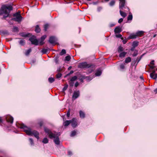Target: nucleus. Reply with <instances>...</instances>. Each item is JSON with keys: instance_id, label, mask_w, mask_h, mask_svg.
Segmentation results:
<instances>
[{"instance_id": "obj_1", "label": "nucleus", "mask_w": 157, "mask_h": 157, "mask_svg": "<svg viewBox=\"0 0 157 157\" xmlns=\"http://www.w3.org/2000/svg\"><path fill=\"white\" fill-rule=\"evenodd\" d=\"M20 128L23 129L27 134L29 136H34L37 139H39V133L36 130L31 131L30 128H29L23 124H21Z\"/></svg>"}, {"instance_id": "obj_2", "label": "nucleus", "mask_w": 157, "mask_h": 157, "mask_svg": "<svg viewBox=\"0 0 157 157\" xmlns=\"http://www.w3.org/2000/svg\"><path fill=\"white\" fill-rule=\"evenodd\" d=\"M44 131L48 133L49 137L50 139L54 138V141L55 144L56 145H59L60 144V141L59 138V135L58 134L53 133L48 128H45Z\"/></svg>"}, {"instance_id": "obj_3", "label": "nucleus", "mask_w": 157, "mask_h": 157, "mask_svg": "<svg viewBox=\"0 0 157 157\" xmlns=\"http://www.w3.org/2000/svg\"><path fill=\"white\" fill-rule=\"evenodd\" d=\"M1 11H0V14L4 13L5 15L4 16V17H8L10 11L12 10V7L11 6L8 5H4L2 6Z\"/></svg>"}, {"instance_id": "obj_4", "label": "nucleus", "mask_w": 157, "mask_h": 157, "mask_svg": "<svg viewBox=\"0 0 157 157\" xmlns=\"http://www.w3.org/2000/svg\"><path fill=\"white\" fill-rule=\"evenodd\" d=\"M144 33V32L143 31H138L135 34L132 33L131 34L129 37L131 39H135L137 36H141Z\"/></svg>"}, {"instance_id": "obj_5", "label": "nucleus", "mask_w": 157, "mask_h": 157, "mask_svg": "<svg viewBox=\"0 0 157 157\" xmlns=\"http://www.w3.org/2000/svg\"><path fill=\"white\" fill-rule=\"evenodd\" d=\"M91 66L90 64H88L86 62H84L79 63L78 67L81 68H89Z\"/></svg>"}, {"instance_id": "obj_6", "label": "nucleus", "mask_w": 157, "mask_h": 157, "mask_svg": "<svg viewBox=\"0 0 157 157\" xmlns=\"http://www.w3.org/2000/svg\"><path fill=\"white\" fill-rule=\"evenodd\" d=\"M29 40L31 42L32 44L35 45H38L39 44V41L36 39V37L34 36H32L29 39Z\"/></svg>"}, {"instance_id": "obj_7", "label": "nucleus", "mask_w": 157, "mask_h": 157, "mask_svg": "<svg viewBox=\"0 0 157 157\" xmlns=\"http://www.w3.org/2000/svg\"><path fill=\"white\" fill-rule=\"evenodd\" d=\"M71 126L73 128L76 127L78 125V123L77 119L74 118L71 120Z\"/></svg>"}, {"instance_id": "obj_8", "label": "nucleus", "mask_w": 157, "mask_h": 157, "mask_svg": "<svg viewBox=\"0 0 157 157\" xmlns=\"http://www.w3.org/2000/svg\"><path fill=\"white\" fill-rule=\"evenodd\" d=\"M6 118L7 122L12 124L13 122V117L10 115H7L6 116Z\"/></svg>"}, {"instance_id": "obj_9", "label": "nucleus", "mask_w": 157, "mask_h": 157, "mask_svg": "<svg viewBox=\"0 0 157 157\" xmlns=\"http://www.w3.org/2000/svg\"><path fill=\"white\" fill-rule=\"evenodd\" d=\"M119 9L121 10H122L123 8L124 7L125 5V0H119Z\"/></svg>"}, {"instance_id": "obj_10", "label": "nucleus", "mask_w": 157, "mask_h": 157, "mask_svg": "<svg viewBox=\"0 0 157 157\" xmlns=\"http://www.w3.org/2000/svg\"><path fill=\"white\" fill-rule=\"evenodd\" d=\"M57 41V39L54 36H51L50 37L49 40V42L51 44H53L55 43Z\"/></svg>"}, {"instance_id": "obj_11", "label": "nucleus", "mask_w": 157, "mask_h": 157, "mask_svg": "<svg viewBox=\"0 0 157 157\" xmlns=\"http://www.w3.org/2000/svg\"><path fill=\"white\" fill-rule=\"evenodd\" d=\"M22 17L21 15H19L17 17H15L12 19V20L18 22H20L21 21Z\"/></svg>"}, {"instance_id": "obj_12", "label": "nucleus", "mask_w": 157, "mask_h": 157, "mask_svg": "<svg viewBox=\"0 0 157 157\" xmlns=\"http://www.w3.org/2000/svg\"><path fill=\"white\" fill-rule=\"evenodd\" d=\"M79 96V91H75L73 95V98L75 99L77 98Z\"/></svg>"}, {"instance_id": "obj_13", "label": "nucleus", "mask_w": 157, "mask_h": 157, "mask_svg": "<svg viewBox=\"0 0 157 157\" xmlns=\"http://www.w3.org/2000/svg\"><path fill=\"white\" fill-rule=\"evenodd\" d=\"M46 37V36L45 35L41 37L40 39L39 40V44L40 45H42L43 44H44L43 41Z\"/></svg>"}, {"instance_id": "obj_14", "label": "nucleus", "mask_w": 157, "mask_h": 157, "mask_svg": "<svg viewBox=\"0 0 157 157\" xmlns=\"http://www.w3.org/2000/svg\"><path fill=\"white\" fill-rule=\"evenodd\" d=\"M122 31L121 28L119 26L116 27L114 29V32L115 33H118Z\"/></svg>"}, {"instance_id": "obj_15", "label": "nucleus", "mask_w": 157, "mask_h": 157, "mask_svg": "<svg viewBox=\"0 0 157 157\" xmlns=\"http://www.w3.org/2000/svg\"><path fill=\"white\" fill-rule=\"evenodd\" d=\"M71 121L70 120H67L63 123V125L64 126H68L70 124H71Z\"/></svg>"}, {"instance_id": "obj_16", "label": "nucleus", "mask_w": 157, "mask_h": 157, "mask_svg": "<svg viewBox=\"0 0 157 157\" xmlns=\"http://www.w3.org/2000/svg\"><path fill=\"white\" fill-rule=\"evenodd\" d=\"M145 54V53H144L140 57H137L136 59V60L135 61V62H137V64L140 61V60H141V59L143 57Z\"/></svg>"}, {"instance_id": "obj_17", "label": "nucleus", "mask_w": 157, "mask_h": 157, "mask_svg": "<svg viewBox=\"0 0 157 157\" xmlns=\"http://www.w3.org/2000/svg\"><path fill=\"white\" fill-rule=\"evenodd\" d=\"M102 73V71L100 69H98L97 70L95 74L96 76H100Z\"/></svg>"}, {"instance_id": "obj_18", "label": "nucleus", "mask_w": 157, "mask_h": 157, "mask_svg": "<svg viewBox=\"0 0 157 157\" xmlns=\"http://www.w3.org/2000/svg\"><path fill=\"white\" fill-rule=\"evenodd\" d=\"M79 116L80 118H83L85 117V113L82 111L80 110L79 112Z\"/></svg>"}, {"instance_id": "obj_19", "label": "nucleus", "mask_w": 157, "mask_h": 157, "mask_svg": "<svg viewBox=\"0 0 157 157\" xmlns=\"http://www.w3.org/2000/svg\"><path fill=\"white\" fill-rule=\"evenodd\" d=\"M139 44L138 42L134 41L133 42L132 46V47L136 48L138 45Z\"/></svg>"}, {"instance_id": "obj_20", "label": "nucleus", "mask_w": 157, "mask_h": 157, "mask_svg": "<svg viewBox=\"0 0 157 157\" xmlns=\"http://www.w3.org/2000/svg\"><path fill=\"white\" fill-rule=\"evenodd\" d=\"M87 77H86L84 75H81L79 78V80L81 82H83V80L86 79Z\"/></svg>"}, {"instance_id": "obj_21", "label": "nucleus", "mask_w": 157, "mask_h": 157, "mask_svg": "<svg viewBox=\"0 0 157 157\" xmlns=\"http://www.w3.org/2000/svg\"><path fill=\"white\" fill-rule=\"evenodd\" d=\"M126 53H127L126 52H121L120 54L119 55V56L120 57H121V58L124 57L126 55Z\"/></svg>"}, {"instance_id": "obj_22", "label": "nucleus", "mask_w": 157, "mask_h": 157, "mask_svg": "<svg viewBox=\"0 0 157 157\" xmlns=\"http://www.w3.org/2000/svg\"><path fill=\"white\" fill-rule=\"evenodd\" d=\"M120 13L121 15L123 17H125L126 16V13L121 11V9L120 10Z\"/></svg>"}, {"instance_id": "obj_23", "label": "nucleus", "mask_w": 157, "mask_h": 157, "mask_svg": "<svg viewBox=\"0 0 157 157\" xmlns=\"http://www.w3.org/2000/svg\"><path fill=\"white\" fill-rule=\"evenodd\" d=\"M18 42L19 44L21 46L24 45L25 44V41L23 39L21 40Z\"/></svg>"}, {"instance_id": "obj_24", "label": "nucleus", "mask_w": 157, "mask_h": 157, "mask_svg": "<svg viewBox=\"0 0 157 157\" xmlns=\"http://www.w3.org/2000/svg\"><path fill=\"white\" fill-rule=\"evenodd\" d=\"M35 31L37 33H39L40 32V28L39 26L38 25H37L35 28Z\"/></svg>"}, {"instance_id": "obj_25", "label": "nucleus", "mask_w": 157, "mask_h": 157, "mask_svg": "<svg viewBox=\"0 0 157 157\" xmlns=\"http://www.w3.org/2000/svg\"><path fill=\"white\" fill-rule=\"evenodd\" d=\"M132 15L131 13H129V15H128V18L127 20L128 21L129 20H132Z\"/></svg>"}, {"instance_id": "obj_26", "label": "nucleus", "mask_w": 157, "mask_h": 157, "mask_svg": "<svg viewBox=\"0 0 157 157\" xmlns=\"http://www.w3.org/2000/svg\"><path fill=\"white\" fill-rule=\"evenodd\" d=\"M131 61V59L130 57L127 58L125 60V62L128 63L130 62Z\"/></svg>"}, {"instance_id": "obj_27", "label": "nucleus", "mask_w": 157, "mask_h": 157, "mask_svg": "<svg viewBox=\"0 0 157 157\" xmlns=\"http://www.w3.org/2000/svg\"><path fill=\"white\" fill-rule=\"evenodd\" d=\"M48 49H43L41 51V52L44 54H46L48 52Z\"/></svg>"}, {"instance_id": "obj_28", "label": "nucleus", "mask_w": 157, "mask_h": 157, "mask_svg": "<svg viewBox=\"0 0 157 157\" xmlns=\"http://www.w3.org/2000/svg\"><path fill=\"white\" fill-rule=\"evenodd\" d=\"M155 71L153 70L152 71V72L150 73V76L151 78H152L155 75Z\"/></svg>"}, {"instance_id": "obj_29", "label": "nucleus", "mask_w": 157, "mask_h": 157, "mask_svg": "<svg viewBox=\"0 0 157 157\" xmlns=\"http://www.w3.org/2000/svg\"><path fill=\"white\" fill-rule=\"evenodd\" d=\"M76 133V131L75 130H74L71 132V133L70 134V136L72 137L74 136Z\"/></svg>"}, {"instance_id": "obj_30", "label": "nucleus", "mask_w": 157, "mask_h": 157, "mask_svg": "<svg viewBox=\"0 0 157 157\" xmlns=\"http://www.w3.org/2000/svg\"><path fill=\"white\" fill-rule=\"evenodd\" d=\"M66 53V51L65 50L63 49L62 50L61 52L60 53L59 55L62 56Z\"/></svg>"}, {"instance_id": "obj_31", "label": "nucleus", "mask_w": 157, "mask_h": 157, "mask_svg": "<svg viewBox=\"0 0 157 157\" xmlns=\"http://www.w3.org/2000/svg\"><path fill=\"white\" fill-rule=\"evenodd\" d=\"M115 2L114 0L111 1L109 3V5L110 6H112L114 5L115 4Z\"/></svg>"}, {"instance_id": "obj_32", "label": "nucleus", "mask_w": 157, "mask_h": 157, "mask_svg": "<svg viewBox=\"0 0 157 157\" xmlns=\"http://www.w3.org/2000/svg\"><path fill=\"white\" fill-rule=\"evenodd\" d=\"M48 140L46 138H44L42 141L43 143L44 144H47L48 143Z\"/></svg>"}, {"instance_id": "obj_33", "label": "nucleus", "mask_w": 157, "mask_h": 157, "mask_svg": "<svg viewBox=\"0 0 157 157\" xmlns=\"http://www.w3.org/2000/svg\"><path fill=\"white\" fill-rule=\"evenodd\" d=\"M123 50V48L121 46H119L118 48V52H121Z\"/></svg>"}, {"instance_id": "obj_34", "label": "nucleus", "mask_w": 157, "mask_h": 157, "mask_svg": "<svg viewBox=\"0 0 157 157\" xmlns=\"http://www.w3.org/2000/svg\"><path fill=\"white\" fill-rule=\"evenodd\" d=\"M49 82L51 83H52L55 80L54 78H49L48 79Z\"/></svg>"}, {"instance_id": "obj_35", "label": "nucleus", "mask_w": 157, "mask_h": 157, "mask_svg": "<svg viewBox=\"0 0 157 157\" xmlns=\"http://www.w3.org/2000/svg\"><path fill=\"white\" fill-rule=\"evenodd\" d=\"M77 78V77L76 76H74L72 77L70 80L71 82H73V81H75Z\"/></svg>"}, {"instance_id": "obj_36", "label": "nucleus", "mask_w": 157, "mask_h": 157, "mask_svg": "<svg viewBox=\"0 0 157 157\" xmlns=\"http://www.w3.org/2000/svg\"><path fill=\"white\" fill-rule=\"evenodd\" d=\"M31 52V49H29L26 51L25 54L26 56H28Z\"/></svg>"}, {"instance_id": "obj_37", "label": "nucleus", "mask_w": 157, "mask_h": 157, "mask_svg": "<svg viewBox=\"0 0 157 157\" xmlns=\"http://www.w3.org/2000/svg\"><path fill=\"white\" fill-rule=\"evenodd\" d=\"M71 59L70 56H67L65 57V60L67 61H69Z\"/></svg>"}, {"instance_id": "obj_38", "label": "nucleus", "mask_w": 157, "mask_h": 157, "mask_svg": "<svg viewBox=\"0 0 157 157\" xmlns=\"http://www.w3.org/2000/svg\"><path fill=\"white\" fill-rule=\"evenodd\" d=\"M19 15H21V14L18 12H17L16 13H15L13 14V16L15 17H17L19 16Z\"/></svg>"}, {"instance_id": "obj_39", "label": "nucleus", "mask_w": 157, "mask_h": 157, "mask_svg": "<svg viewBox=\"0 0 157 157\" xmlns=\"http://www.w3.org/2000/svg\"><path fill=\"white\" fill-rule=\"evenodd\" d=\"M68 86V85L67 84L64 87L63 89V92H64L65 90H66V89H67Z\"/></svg>"}, {"instance_id": "obj_40", "label": "nucleus", "mask_w": 157, "mask_h": 157, "mask_svg": "<svg viewBox=\"0 0 157 157\" xmlns=\"http://www.w3.org/2000/svg\"><path fill=\"white\" fill-rule=\"evenodd\" d=\"M29 141L31 145H33L34 144L33 140L32 138H30L29 139Z\"/></svg>"}, {"instance_id": "obj_41", "label": "nucleus", "mask_w": 157, "mask_h": 157, "mask_svg": "<svg viewBox=\"0 0 157 157\" xmlns=\"http://www.w3.org/2000/svg\"><path fill=\"white\" fill-rule=\"evenodd\" d=\"M13 31L14 32H17L18 31V29L17 27H14L13 29Z\"/></svg>"}, {"instance_id": "obj_42", "label": "nucleus", "mask_w": 157, "mask_h": 157, "mask_svg": "<svg viewBox=\"0 0 157 157\" xmlns=\"http://www.w3.org/2000/svg\"><path fill=\"white\" fill-rule=\"evenodd\" d=\"M48 25L47 24L44 25V30L45 31H46L48 28Z\"/></svg>"}, {"instance_id": "obj_43", "label": "nucleus", "mask_w": 157, "mask_h": 157, "mask_svg": "<svg viewBox=\"0 0 157 157\" xmlns=\"http://www.w3.org/2000/svg\"><path fill=\"white\" fill-rule=\"evenodd\" d=\"M62 76L61 74L59 73L56 75V77L57 78H60Z\"/></svg>"}, {"instance_id": "obj_44", "label": "nucleus", "mask_w": 157, "mask_h": 157, "mask_svg": "<svg viewBox=\"0 0 157 157\" xmlns=\"http://www.w3.org/2000/svg\"><path fill=\"white\" fill-rule=\"evenodd\" d=\"M137 51L136 52H135L133 54L132 56L134 57L138 55Z\"/></svg>"}, {"instance_id": "obj_45", "label": "nucleus", "mask_w": 157, "mask_h": 157, "mask_svg": "<svg viewBox=\"0 0 157 157\" xmlns=\"http://www.w3.org/2000/svg\"><path fill=\"white\" fill-rule=\"evenodd\" d=\"M116 36L117 38H121V39L122 40L123 39V38L121 37L122 35L121 34L116 35Z\"/></svg>"}, {"instance_id": "obj_46", "label": "nucleus", "mask_w": 157, "mask_h": 157, "mask_svg": "<svg viewBox=\"0 0 157 157\" xmlns=\"http://www.w3.org/2000/svg\"><path fill=\"white\" fill-rule=\"evenodd\" d=\"M120 67L121 69H124V65L122 64H121L120 66Z\"/></svg>"}, {"instance_id": "obj_47", "label": "nucleus", "mask_w": 157, "mask_h": 157, "mask_svg": "<svg viewBox=\"0 0 157 157\" xmlns=\"http://www.w3.org/2000/svg\"><path fill=\"white\" fill-rule=\"evenodd\" d=\"M102 9V8L101 7H99L97 8V11L98 12H100Z\"/></svg>"}, {"instance_id": "obj_48", "label": "nucleus", "mask_w": 157, "mask_h": 157, "mask_svg": "<svg viewBox=\"0 0 157 157\" xmlns=\"http://www.w3.org/2000/svg\"><path fill=\"white\" fill-rule=\"evenodd\" d=\"M70 115V110H68L67 113V116L68 117H69Z\"/></svg>"}, {"instance_id": "obj_49", "label": "nucleus", "mask_w": 157, "mask_h": 157, "mask_svg": "<svg viewBox=\"0 0 157 157\" xmlns=\"http://www.w3.org/2000/svg\"><path fill=\"white\" fill-rule=\"evenodd\" d=\"M74 72V71H70V73L68 74H67V75L66 76H69V75H70L71 74H72Z\"/></svg>"}, {"instance_id": "obj_50", "label": "nucleus", "mask_w": 157, "mask_h": 157, "mask_svg": "<svg viewBox=\"0 0 157 157\" xmlns=\"http://www.w3.org/2000/svg\"><path fill=\"white\" fill-rule=\"evenodd\" d=\"M157 78V74H155V75L152 78H153V79L156 80Z\"/></svg>"}, {"instance_id": "obj_51", "label": "nucleus", "mask_w": 157, "mask_h": 157, "mask_svg": "<svg viewBox=\"0 0 157 157\" xmlns=\"http://www.w3.org/2000/svg\"><path fill=\"white\" fill-rule=\"evenodd\" d=\"M123 21V19L122 18H120L118 21V22L119 23H121Z\"/></svg>"}, {"instance_id": "obj_52", "label": "nucleus", "mask_w": 157, "mask_h": 157, "mask_svg": "<svg viewBox=\"0 0 157 157\" xmlns=\"http://www.w3.org/2000/svg\"><path fill=\"white\" fill-rule=\"evenodd\" d=\"M69 84L71 86H73L74 84V82H69Z\"/></svg>"}, {"instance_id": "obj_53", "label": "nucleus", "mask_w": 157, "mask_h": 157, "mask_svg": "<svg viewBox=\"0 0 157 157\" xmlns=\"http://www.w3.org/2000/svg\"><path fill=\"white\" fill-rule=\"evenodd\" d=\"M79 84L78 82H76L75 83V87H77L78 86Z\"/></svg>"}, {"instance_id": "obj_54", "label": "nucleus", "mask_w": 157, "mask_h": 157, "mask_svg": "<svg viewBox=\"0 0 157 157\" xmlns=\"http://www.w3.org/2000/svg\"><path fill=\"white\" fill-rule=\"evenodd\" d=\"M68 155L71 156L72 155V153L71 151H68Z\"/></svg>"}, {"instance_id": "obj_55", "label": "nucleus", "mask_w": 157, "mask_h": 157, "mask_svg": "<svg viewBox=\"0 0 157 157\" xmlns=\"http://www.w3.org/2000/svg\"><path fill=\"white\" fill-rule=\"evenodd\" d=\"M154 60H152L151 61L150 63V64H151L152 65H154Z\"/></svg>"}, {"instance_id": "obj_56", "label": "nucleus", "mask_w": 157, "mask_h": 157, "mask_svg": "<svg viewBox=\"0 0 157 157\" xmlns=\"http://www.w3.org/2000/svg\"><path fill=\"white\" fill-rule=\"evenodd\" d=\"M135 48V47H134L132 46V47L131 49V51H134V50Z\"/></svg>"}, {"instance_id": "obj_57", "label": "nucleus", "mask_w": 157, "mask_h": 157, "mask_svg": "<svg viewBox=\"0 0 157 157\" xmlns=\"http://www.w3.org/2000/svg\"><path fill=\"white\" fill-rule=\"evenodd\" d=\"M150 67L151 69H153L155 67L153 65H152L150 66Z\"/></svg>"}, {"instance_id": "obj_58", "label": "nucleus", "mask_w": 157, "mask_h": 157, "mask_svg": "<svg viewBox=\"0 0 157 157\" xmlns=\"http://www.w3.org/2000/svg\"><path fill=\"white\" fill-rule=\"evenodd\" d=\"M114 24H110V27H112L114 25Z\"/></svg>"}, {"instance_id": "obj_59", "label": "nucleus", "mask_w": 157, "mask_h": 157, "mask_svg": "<svg viewBox=\"0 0 157 157\" xmlns=\"http://www.w3.org/2000/svg\"><path fill=\"white\" fill-rule=\"evenodd\" d=\"M127 41L126 40H123V42L124 44H125L126 43Z\"/></svg>"}, {"instance_id": "obj_60", "label": "nucleus", "mask_w": 157, "mask_h": 157, "mask_svg": "<svg viewBox=\"0 0 157 157\" xmlns=\"http://www.w3.org/2000/svg\"><path fill=\"white\" fill-rule=\"evenodd\" d=\"M154 92L156 93H157V88L154 90Z\"/></svg>"}, {"instance_id": "obj_61", "label": "nucleus", "mask_w": 157, "mask_h": 157, "mask_svg": "<svg viewBox=\"0 0 157 157\" xmlns=\"http://www.w3.org/2000/svg\"><path fill=\"white\" fill-rule=\"evenodd\" d=\"M39 125L40 126H41L42 125V122H40L39 123Z\"/></svg>"}, {"instance_id": "obj_62", "label": "nucleus", "mask_w": 157, "mask_h": 157, "mask_svg": "<svg viewBox=\"0 0 157 157\" xmlns=\"http://www.w3.org/2000/svg\"><path fill=\"white\" fill-rule=\"evenodd\" d=\"M2 121V119H1V118L0 117V122H1Z\"/></svg>"}, {"instance_id": "obj_63", "label": "nucleus", "mask_w": 157, "mask_h": 157, "mask_svg": "<svg viewBox=\"0 0 157 157\" xmlns=\"http://www.w3.org/2000/svg\"><path fill=\"white\" fill-rule=\"evenodd\" d=\"M22 36H25V37H27V35H22Z\"/></svg>"}, {"instance_id": "obj_64", "label": "nucleus", "mask_w": 157, "mask_h": 157, "mask_svg": "<svg viewBox=\"0 0 157 157\" xmlns=\"http://www.w3.org/2000/svg\"><path fill=\"white\" fill-rule=\"evenodd\" d=\"M140 78L141 79H143V77H141V76H140Z\"/></svg>"}]
</instances>
